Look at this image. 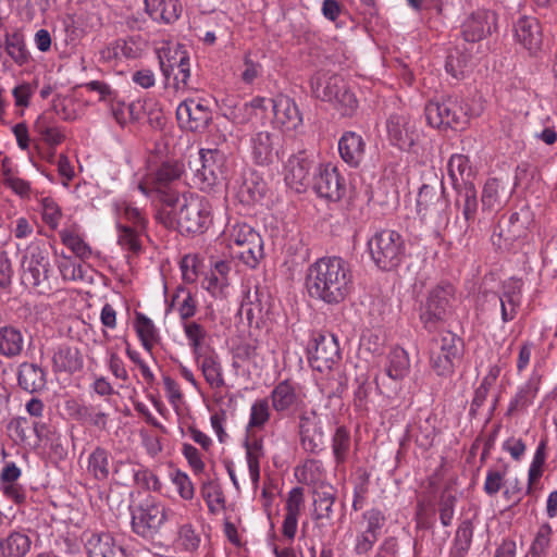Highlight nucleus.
<instances>
[{"mask_svg":"<svg viewBox=\"0 0 557 557\" xmlns=\"http://www.w3.org/2000/svg\"><path fill=\"white\" fill-rule=\"evenodd\" d=\"M360 518L361 520L356 529L354 553L357 556H364L372 550L377 542L386 518L379 508L366 510Z\"/></svg>","mask_w":557,"mask_h":557,"instance_id":"nucleus-11","label":"nucleus"},{"mask_svg":"<svg viewBox=\"0 0 557 557\" xmlns=\"http://www.w3.org/2000/svg\"><path fill=\"white\" fill-rule=\"evenodd\" d=\"M448 177L453 188L473 184L474 176L470 160L465 154H453L447 164Z\"/></svg>","mask_w":557,"mask_h":557,"instance_id":"nucleus-31","label":"nucleus"},{"mask_svg":"<svg viewBox=\"0 0 557 557\" xmlns=\"http://www.w3.org/2000/svg\"><path fill=\"white\" fill-rule=\"evenodd\" d=\"M265 58L263 51H248L244 57V71L242 72V81L246 84H252L261 76L263 66L261 60Z\"/></svg>","mask_w":557,"mask_h":557,"instance_id":"nucleus-49","label":"nucleus"},{"mask_svg":"<svg viewBox=\"0 0 557 557\" xmlns=\"http://www.w3.org/2000/svg\"><path fill=\"white\" fill-rule=\"evenodd\" d=\"M366 143L361 135L345 132L338 140L341 158L350 166L357 168L363 160Z\"/></svg>","mask_w":557,"mask_h":557,"instance_id":"nucleus-24","label":"nucleus"},{"mask_svg":"<svg viewBox=\"0 0 557 557\" xmlns=\"http://www.w3.org/2000/svg\"><path fill=\"white\" fill-rule=\"evenodd\" d=\"M18 13L32 21L38 12H45L48 7V0H16Z\"/></svg>","mask_w":557,"mask_h":557,"instance_id":"nucleus-61","label":"nucleus"},{"mask_svg":"<svg viewBox=\"0 0 557 557\" xmlns=\"http://www.w3.org/2000/svg\"><path fill=\"white\" fill-rule=\"evenodd\" d=\"M183 173L182 165L177 162H164L154 173L156 191L160 200V189H172L169 184L178 180Z\"/></svg>","mask_w":557,"mask_h":557,"instance_id":"nucleus-46","label":"nucleus"},{"mask_svg":"<svg viewBox=\"0 0 557 557\" xmlns=\"http://www.w3.org/2000/svg\"><path fill=\"white\" fill-rule=\"evenodd\" d=\"M50 262L42 240L32 242L22 257V283L42 293L48 287Z\"/></svg>","mask_w":557,"mask_h":557,"instance_id":"nucleus-6","label":"nucleus"},{"mask_svg":"<svg viewBox=\"0 0 557 557\" xmlns=\"http://www.w3.org/2000/svg\"><path fill=\"white\" fill-rule=\"evenodd\" d=\"M444 193L445 188L443 186L440 194L435 187L428 184L422 185L417 197L418 213L424 218L431 212L438 211L442 205L441 198Z\"/></svg>","mask_w":557,"mask_h":557,"instance_id":"nucleus-42","label":"nucleus"},{"mask_svg":"<svg viewBox=\"0 0 557 557\" xmlns=\"http://www.w3.org/2000/svg\"><path fill=\"white\" fill-rule=\"evenodd\" d=\"M351 440L349 431L343 425L336 428L332 437V450L336 465H342L347 460Z\"/></svg>","mask_w":557,"mask_h":557,"instance_id":"nucleus-51","label":"nucleus"},{"mask_svg":"<svg viewBox=\"0 0 557 557\" xmlns=\"http://www.w3.org/2000/svg\"><path fill=\"white\" fill-rule=\"evenodd\" d=\"M62 243L70 248L77 257L88 258L91 255L90 247L82 237L72 230H62L60 232Z\"/></svg>","mask_w":557,"mask_h":557,"instance_id":"nucleus-57","label":"nucleus"},{"mask_svg":"<svg viewBox=\"0 0 557 557\" xmlns=\"http://www.w3.org/2000/svg\"><path fill=\"white\" fill-rule=\"evenodd\" d=\"M456 191L455 207L461 210L468 226L475 221L478 212V193L474 184L454 187Z\"/></svg>","mask_w":557,"mask_h":557,"instance_id":"nucleus-29","label":"nucleus"},{"mask_svg":"<svg viewBox=\"0 0 557 557\" xmlns=\"http://www.w3.org/2000/svg\"><path fill=\"white\" fill-rule=\"evenodd\" d=\"M244 447L249 476L251 482L257 485L260 479V460L264 457L262 436L257 433H247Z\"/></svg>","mask_w":557,"mask_h":557,"instance_id":"nucleus-27","label":"nucleus"},{"mask_svg":"<svg viewBox=\"0 0 557 557\" xmlns=\"http://www.w3.org/2000/svg\"><path fill=\"white\" fill-rule=\"evenodd\" d=\"M424 111L428 123L435 128H462L468 122L467 113L456 97L431 100Z\"/></svg>","mask_w":557,"mask_h":557,"instance_id":"nucleus-10","label":"nucleus"},{"mask_svg":"<svg viewBox=\"0 0 557 557\" xmlns=\"http://www.w3.org/2000/svg\"><path fill=\"white\" fill-rule=\"evenodd\" d=\"M313 189L321 198L338 201L345 194L343 178L334 166H320L313 178Z\"/></svg>","mask_w":557,"mask_h":557,"instance_id":"nucleus-16","label":"nucleus"},{"mask_svg":"<svg viewBox=\"0 0 557 557\" xmlns=\"http://www.w3.org/2000/svg\"><path fill=\"white\" fill-rule=\"evenodd\" d=\"M272 407L277 412H283L296 406L299 396L295 386L287 380L280 382L271 392Z\"/></svg>","mask_w":557,"mask_h":557,"instance_id":"nucleus-37","label":"nucleus"},{"mask_svg":"<svg viewBox=\"0 0 557 557\" xmlns=\"http://www.w3.org/2000/svg\"><path fill=\"white\" fill-rule=\"evenodd\" d=\"M18 385L28 393H36L46 386V373L35 363L23 362L18 367Z\"/></svg>","mask_w":557,"mask_h":557,"instance_id":"nucleus-33","label":"nucleus"},{"mask_svg":"<svg viewBox=\"0 0 557 557\" xmlns=\"http://www.w3.org/2000/svg\"><path fill=\"white\" fill-rule=\"evenodd\" d=\"M117 227V244L127 251L138 253L141 250L140 236L145 231L139 228L124 225L121 223L116 224Z\"/></svg>","mask_w":557,"mask_h":557,"instance_id":"nucleus-50","label":"nucleus"},{"mask_svg":"<svg viewBox=\"0 0 557 557\" xmlns=\"http://www.w3.org/2000/svg\"><path fill=\"white\" fill-rule=\"evenodd\" d=\"M306 286L309 295L327 305H338L352 289L349 263L341 257H323L307 271Z\"/></svg>","mask_w":557,"mask_h":557,"instance_id":"nucleus-2","label":"nucleus"},{"mask_svg":"<svg viewBox=\"0 0 557 557\" xmlns=\"http://www.w3.org/2000/svg\"><path fill=\"white\" fill-rule=\"evenodd\" d=\"M24 347L22 332L12 325L0 327V355L7 358H14L21 355Z\"/></svg>","mask_w":557,"mask_h":557,"instance_id":"nucleus-34","label":"nucleus"},{"mask_svg":"<svg viewBox=\"0 0 557 557\" xmlns=\"http://www.w3.org/2000/svg\"><path fill=\"white\" fill-rule=\"evenodd\" d=\"M386 127L389 141L401 150H409L419 137L416 121L408 114H392Z\"/></svg>","mask_w":557,"mask_h":557,"instance_id":"nucleus-15","label":"nucleus"},{"mask_svg":"<svg viewBox=\"0 0 557 557\" xmlns=\"http://www.w3.org/2000/svg\"><path fill=\"white\" fill-rule=\"evenodd\" d=\"M553 529L548 522L542 523L530 547L531 557H546L550 546Z\"/></svg>","mask_w":557,"mask_h":557,"instance_id":"nucleus-53","label":"nucleus"},{"mask_svg":"<svg viewBox=\"0 0 557 557\" xmlns=\"http://www.w3.org/2000/svg\"><path fill=\"white\" fill-rule=\"evenodd\" d=\"M336 498V492L333 486L327 484L319 485L314 491V510L313 519H330L333 513V505Z\"/></svg>","mask_w":557,"mask_h":557,"instance_id":"nucleus-35","label":"nucleus"},{"mask_svg":"<svg viewBox=\"0 0 557 557\" xmlns=\"http://www.w3.org/2000/svg\"><path fill=\"white\" fill-rule=\"evenodd\" d=\"M210 387L220 389L225 385L222 366L214 349L194 357Z\"/></svg>","mask_w":557,"mask_h":557,"instance_id":"nucleus-25","label":"nucleus"},{"mask_svg":"<svg viewBox=\"0 0 557 557\" xmlns=\"http://www.w3.org/2000/svg\"><path fill=\"white\" fill-rule=\"evenodd\" d=\"M368 249L375 265L383 271L397 269L406 256L405 240L393 230L376 232L368 240Z\"/></svg>","mask_w":557,"mask_h":557,"instance_id":"nucleus-4","label":"nucleus"},{"mask_svg":"<svg viewBox=\"0 0 557 557\" xmlns=\"http://www.w3.org/2000/svg\"><path fill=\"white\" fill-rule=\"evenodd\" d=\"M160 202L156 219L166 228H177L182 234H202L212 222L210 201L200 195L160 189Z\"/></svg>","mask_w":557,"mask_h":557,"instance_id":"nucleus-1","label":"nucleus"},{"mask_svg":"<svg viewBox=\"0 0 557 557\" xmlns=\"http://www.w3.org/2000/svg\"><path fill=\"white\" fill-rule=\"evenodd\" d=\"M87 471L97 481H107L110 475V453L103 447H96L88 457Z\"/></svg>","mask_w":557,"mask_h":557,"instance_id":"nucleus-40","label":"nucleus"},{"mask_svg":"<svg viewBox=\"0 0 557 557\" xmlns=\"http://www.w3.org/2000/svg\"><path fill=\"white\" fill-rule=\"evenodd\" d=\"M267 193V183L256 171H248L238 188L237 196L240 202L252 205L260 201Z\"/></svg>","mask_w":557,"mask_h":557,"instance_id":"nucleus-28","label":"nucleus"},{"mask_svg":"<svg viewBox=\"0 0 557 557\" xmlns=\"http://www.w3.org/2000/svg\"><path fill=\"white\" fill-rule=\"evenodd\" d=\"M517 41L535 55L542 48V28L535 17L522 16L515 24Z\"/></svg>","mask_w":557,"mask_h":557,"instance_id":"nucleus-21","label":"nucleus"},{"mask_svg":"<svg viewBox=\"0 0 557 557\" xmlns=\"http://www.w3.org/2000/svg\"><path fill=\"white\" fill-rule=\"evenodd\" d=\"M261 236L250 225L246 223L235 224L230 232V247L234 249L233 245L246 243L251 246L252 252L259 251V240Z\"/></svg>","mask_w":557,"mask_h":557,"instance_id":"nucleus-44","label":"nucleus"},{"mask_svg":"<svg viewBox=\"0 0 557 557\" xmlns=\"http://www.w3.org/2000/svg\"><path fill=\"white\" fill-rule=\"evenodd\" d=\"M222 175V153L215 149H200L195 162L194 180L200 189L207 190L218 184Z\"/></svg>","mask_w":557,"mask_h":557,"instance_id":"nucleus-13","label":"nucleus"},{"mask_svg":"<svg viewBox=\"0 0 557 557\" xmlns=\"http://www.w3.org/2000/svg\"><path fill=\"white\" fill-rule=\"evenodd\" d=\"M445 70L455 79H463L471 71L470 57L458 50L449 52L446 57Z\"/></svg>","mask_w":557,"mask_h":557,"instance_id":"nucleus-45","label":"nucleus"},{"mask_svg":"<svg viewBox=\"0 0 557 557\" xmlns=\"http://www.w3.org/2000/svg\"><path fill=\"white\" fill-rule=\"evenodd\" d=\"M270 102L275 122L285 131L297 129L302 124V115L294 99L285 95H277Z\"/></svg>","mask_w":557,"mask_h":557,"instance_id":"nucleus-20","label":"nucleus"},{"mask_svg":"<svg viewBox=\"0 0 557 557\" xmlns=\"http://www.w3.org/2000/svg\"><path fill=\"white\" fill-rule=\"evenodd\" d=\"M233 255L240 259L246 265H248L251 269H255L263 257L262 238L259 240V252L257 250L256 253L252 252L251 246L246 245V243L233 245Z\"/></svg>","mask_w":557,"mask_h":557,"instance_id":"nucleus-58","label":"nucleus"},{"mask_svg":"<svg viewBox=\"0 0 557 557\" xmlns=\"http://www.w3.org/2000/svg\"><path fill=\"white\" fill-rule=\"evenodd\" d=\"M541 382L542 375L539 372L533 371L529 380L519 387L515 397L510 400L508 406V414L522 412L529 406H531L539 393Z\"/></svg>","mask_w":557,"mask_h":557,"instance_id":"nucleus-26","label":"nucleus"},{"mask_svg":"<svg viewBox=\"0 0 557 557\" xmlns=\"http://www.w3.org/2000/svg\"><path fill=\"white\" fill-rule=\"evenodd\" d=\"M278 136L269 131L253 133L249 139V151L252 161L258 165H270L277 156Z\"/></svg>","mask_w":557,"mask_h":557,"instance_id":"nucleus-18","label":"nucleus"},{"mask_svg":"<svg viewBox=\"0 0 557 557\" xmlns=\"http://www.w3.org/2000/svg\"><path fill=\"white\" fill-rule=\"evenodd\" d=\"M183 330L194 357L201 356V354L213 349L210 346H206L208 332L197 321L184 322Z\"/></svg>","mask_w":557,"mask_h":557,"instance_id":"nucleus-39","label":"nucleus"},{"mask_svg":"<svg viewBox=\"0 0 557 557\" xmlns=\"http://www.w3.org/2000/svg\"><path fill=\"white\" fill-rule=\"evenodd\" d=\"M170 308H176L183 323L189 322L196 314L197 301L189 290L180 286L172 296Z\"/></svg>","mask_w":557,"mask_h":557,"instance_id":"nucleus-43","label":"nucleus"},{"mask_svg":"<svg viewBox=\"0 0 557 557\" xmlns=\"http://www.w3.org/2000/svg\"><path fill=\"white\" fill-rule=\"evenodd\" d=\"M454 294L451 284H438L430 289L420 312V321L429 332L435 331L449 315Z\"/></svg>","mask_w":557,"mask_h":557,"instance_id":"nucleus-9","label":"nucleus"},{"mask_svg":"<svg viewBox=\"0 0 557 557\" xmlns=\"http://www.w3.org/2000/svg\"><path fill=\"white\" fill-rule=\"evenodd\" d=\"M176 119L181 128L203 132L212 120V113L202 100L186 99L178 104Z\"/></svg>","mask_w":557,"mask_h":557,"instance_id":"nucleus-14","label":"nucleus"},{"mask_svg":"<svg viewBox=\"0 0 557 557\" xmlns=\"http://www.w3.org/2000/svg\"><path fill=\"white\" fill-rule=\"evenodd\" d=\"M473 539V524L463 520L457 528L450 549L468 554Z\"/></svg>","mask_w":557,"mask_h":557,"instance_id":"nucleus-56","label":"nucleus"},{"mask_svg":"<svg viewBox=\"0 0 557 557\" xmlns=\"http://www.w3.org/2000/svg\"><path fill=\"white\" fill-rule=\"evenodd\" d=\"M134 481L137 485L152 491L161 490V482L159 478L150 470L140 468L137 470H133Z\"/></svg>","mask_w":557,"mask_h":557,"instance_id":"nucleus-63","label":"nucleus"},{"mask_svg":"<svg viewBox=\"0 0 557 557\" xmlns=\"http://www.w3.org/2000/svg\"><path fill=\"white\" fill-rule=\"evenodd\" d=\"M239 312L246 317L250 326L253 323L256 325L259 324V320L262 318L263 304L258 288L253 292L248 290L244 301L242 302Z\"/></svg>","mask_w":557,"mask_h":557,"instance_id":"nucleus-47","label":"nucleus"},{"mask_svg":"<svg viewBox=\"0 0 557 557\" xmlns=\"http://www.w3.org/2000/svg\"><path fill=\"white\" fill-rule=\"evenodd\" d=\"M54 372H76L83 368V357L76 347L61 345L52 357Z\"/></svg>","mask_w":557,"mask_h":557,"instance_id":"nucleus-32","label":"nucleus"},{"mask_svg":"<svg viewBox=\"0 0 557 557\" xmlns=\"http://www.w3.org/2000/svg\"><path fill=\"white\" fill-rule=\"evenodd\" d=\"M503 322H509L515 319L517 314V308L520 305V287L512 285L506 287L505 292L497 297Z\"/></svg>","mask_w":557,"mask_h":557,"instance_id":"nucleus-48","label":"nucleus"},{"mask_svg":"<svg viewBox=\"0 0 557 557\" xmlns=\"http://www.w3.org/2000/svg\"><path fill=\"white\" fill-rule=\"evenodd\" d=\"M300 443L311 454H319L323 448V432L308 416H301L299 422Z\"/></svg>","mask_w":557,"mask_h":557,"instance_id":"nucleus-30","label":"nucleus"},{"mask_svg":"<svg viewBox=\"0 0 557 557\" xmlns=\"http://www.w3.org/2000/svg\"><path fill=\"white\" fill-rule=\"evenodd\" d=\"M463 342L450 331H444L431 342L430 364L440 376L454 373L455 363L462 356Z\"/></svg>","mask_w":557,"mask_h":557,"instance_id":"nucleus-8","label":"nucleus"},{"mask_svg":"<svg viewBox=\"0 0 557 557\" xmlns=\"http://www.w3.org/2000/svg\"><path fill=\"white\" fill-rule=\"evenodd\" d=\"M144 5L146 14L162 24H173L183 12L180 0H144Z\"/></svg>","mask_w":557,"mask_h":557,"instance_id":"nucleus-22","label":"nucleus"},{"mask_svg":"<svg viewBox=\"0 0 557 557\" xmlns=\"http://www.w3.org/2000/svg\"><path fill=\"white\" fill-rule=\"evenodd\" d=\"M308 359L311 367L319 372L332 370L341 360L336 336L330 332L318 333L309 346Z\"/></svg>","mask_w":557,"mask_h":557,"instance_id":"nucleus-12","label":"nucleus"},{"mask_svg":"<svg viewBox=\"0 0 557 557\" xmlns=\"http://www.w3.org/2000/svg\"><path fill=\"white\" fill-rule=\"evenodd\" d=\"M311 170V161L305 153L292 156L286 164L285 181L297 191L308 186Z\"/></svg>","mask_w":557,"mask_h":557,"instance_id":"nucleus-23","label":"nucleus"},{"mask_svg":"<svg viewBox=\"0 0 557 557\" xmlns=\"http://www.w3.org/2000/svg\"><path fill=\"white\" fill-rule=\"evenodd\" d=\"M311 90L315 98L332 102L342 115H351L358 101L343 76L319 71L311 78Z\"/></svg>","mask_w":557,"mask_h":557,"instance_id":"nucleus-3","label":"nucleus"},{"mask_svg":"<svg viewBox=\"0 0 557 557\" xmlns=\"http://www.w3.org/2000/svg\"><path fill=\"white\" fill-rule=\"evenodd\" d=\"M120 210L122 211V216L127 222L132 223V227L139 228V231H146L147 220L140 209L128 202H124L121 205Z\"/></svg>","mask_w":557,"mask_h":557,"instance_id":"nucleus-62","label":"nucleus"},{"mask_svg":"<svg viewBox=\"0 0 557 557\" xmlns=\"http://www.w3.org/2000/svg\"><path fill=\"white\" fill-rule=\"evenodd\" d=\"M84 537L89 557H126L124 548L108 532H86Z\"/></svg>","mask_w":557,"mask_h":557,"instance_id":"nucleus-19","label":"nucleus"},{"mask_svg":"<svg viewBox=\"0 0 557 557\" xmlns=\"http://www.w3.org/2000/svg\"><path fill=\"white\" fill-rule=\"evenodd\" d=\"M134 327L143 347L151 355L154 344L158 343L160 338L154 323L144 313L137 312L135 315Z\"/></svg>","mask_w":557,"mask_h":557,"instance_id":"nucleus-38","label":"nucleus"},{"mask_svg":"<svg viewBox=\"0 0 557 557\" xmlns=\"http://www.w3.org/2000/svg\"><path fill=\"white\" fill-rule=\"evenodd\" d=\"M496 13L488 10H479L472 13L461 26V34L466 41L476 42L490 35L496 28Z\"/></svg>","mask_w":557,"mask_h":557,"instance_id":"nucleus-17","label":"nucleus"},{"mask_svg":"<svg viewBox=\"0 0 557 557\" xmlns=\"http://www.w3.org/2000/svg\"><path fill=\"white\" fill-rule=\"evenodd\" d=\"M109 413L100 405H88V410L84 423H88L99 430H106L108 426Z\"/></svg>","mask_w":557,"mask_h":557,"instance_id":"nucleus-64","label":"nucleus"},{"mask_svg":"<svg viewBox=\"0 0 557 557\" xmlns=\"http://www.w3.org/2000/svg\"><path fill=\"white\" fill-rule=\"evenodd\" d=\"M4 48L12 60L18 65H23L28 61L24 37L20 33L7 34Z\"/></svg>","mask_w":557,"mask_h":557,"instance_id":"nucleus-52","label":"nucleus"},{"mask_svg":"<svg viewBox=\"0 0 557 557\" xmlns=\"http://www.w3.org/2000/svg\"><path fill=\"white\" fill-rule=\"evenodd\" d=\"M386 374L395 380H403L410 370L408 352L401 347H394L387 357Z\"/></svg>","mask_w":557,"mask_h":557,"instance_id":"nucleus-41","label":"nucleus"},{"mask_svg":"<svg viewBox=\"0 0 557 557\" xmlns=\"http://www.w3.org/2000/svg\"><path fill=\"white\" fill-rule=\"evenodd\" d=\"M158 58L166 84H170V78L173 77L171 85L176 92L194 89L190 84V58L183 46L175 45L163 49Z\"/></svg>","mask_w":557,"mask_h":557,"instance_id":"nucleus-7","label":"nucleus"},{"mask_svg":"<svg viewBox=\"0 0 557 557\" xmlns=\"http://www.w3.org/2000/svg\"><path fill=\"white\" fill-rule=\"evenodd\" d=\"M270 419V407L267 398L256 400L250 408V417L247 424V433H256L262 429Z\"/></svg>","mask_w":557,"mask_h":557,"instance_id":"nucleus-54","label":"nucleus"},{"mask_svg":"<svg viewBox=\"0 0 557 557\" xmlns=\"http://www.w3.org/2000/svg\"><path fill=\"white\" fill-rule=\"evenodd\" d=\"M546 459V443L541 441L535 454L533 456V460L529 468V481L531 483H535L543 474V467Z\"/></svg>","mask_w":557,"mask_h":557,"instance_id":"nucleus-60","label":"nucleus"},{"mask_svg":"<svg viewBox=\"0 0 557 557\" xmlns=\"http://www.w3.org/2000/svg\"><path fill=\"white\" fill-rule=\"evenodd\" d=\"M30 545L28 535L13 531L0 540V557H24L29 552Z\"/></svg>","mask_w":557,"mask_h":557,"instance_id":"nucleus-36","label":"nucleus"},{"mask_svg":"<svg viewBox=\"0 0 557 557\" xmlns=\"http://www.w3.org/2000/svg\"><path fill=\"white\" fill-rule=\"evenodd\" d=\"M131 515L133 532L144 539L152 540L160 534L174 513L162 502L150 497L132 507Z\"/></svg>","mask_w":557,"mask_h":557,"instance_id":"nucleus-5","label":"nucleus"},{"mask_svg":"<svg viewBox=\"0 0 557 557\" xmlns=\"http://www.w3.org/2000/svg\"><path fill=\"white\" fill-rule=\"evenodd\" d=\"M121 52L127 59H136L140 54V49L133 39L116 40L112 47H108L102 51V55L110 58L111 54L117 55Z\"/></svg>","mask_w":557,"mask_h":557,"instance_id":"nucleus-59","label":"nucleus"},{"mask_svg":"<svg viewBox=\"0 0 557 557\" xmlns=\"http://www.w3.org/2000/svg\"><path fill=\"white\" fill-rule=\"evenodd\" d=\"M500 182L497 178H488L482 190V207L483 210H495L500 207Z\"/></svg>","mask_w":557,"mask_h":557,"instance_id":"nucleus-55","label":"nucleus"}]
</instances>
